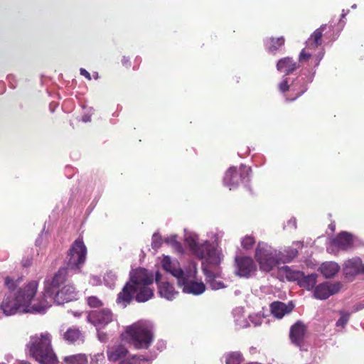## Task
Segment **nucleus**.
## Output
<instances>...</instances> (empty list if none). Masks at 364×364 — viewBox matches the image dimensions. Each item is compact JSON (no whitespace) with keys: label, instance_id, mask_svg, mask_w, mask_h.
<instances>
[{"label":"nucleus","instance_id":"nucleus-38","mask_svg":"<svg viewBox=\"0 0 364 364\" xmlns=\"http://www.w3.org/2000/svg\"><path fill=\"white\" fill-rule=\"evenodd\" d=\"M264 316L261 314H254L249 316V319L255 326H258L262 324Z\"/></svg>","mask_w":364,"mask_h":364},{"label":"nucleus","instance_id":"nucleus-53","mask_svg":"<svg viewBox=\"0 0 364 364\" xmlns=\"http://www.w3.org/2000/svg\"><path fill=\"white\" fill-rule=\"evenodd\" d=\"M356 7H357L356 4H353V5L351 6V8H352V9H355Z\"/></svg>","mask_w":364,"mask_h":364},{"label":"nucleus","instance_id":"nucleus-44","mask_svg":"<svg viewBox=\"0 0 364 364\" xmlns=\"http://www.w3.org/2000/svg\"><path fill=\"white\" fill-rule=\"evenodd\" d=\"M311 56V53H306L304 50H302L299 55V58L300 60L309 59Z\"/></svg>","mask_w":364,"mask_h":364},{"label":"nucleus","instance_id":"nucleus-35","mask_svg":"<svg viewBox=\"0 0 364 364\" xmlns=\"http://www.w3.org/2000/svg\"><path fill=\"white\" fill-rule=\"evenodd\" d=\"M87 304L91 308H97L100 307L103 305L102 301L98 299L97 296H89L87 299Z\"/></svg>","mask_w":364,"mask_h":364},{"label":"nucleus","instance_id":"nucleus-7","mask_svg":"<svg viewBox=\"0 0 364 364\" xmlns=\"http://www.w3.org/2000/svg\"><path fill=\"white\" fill-rule=\"evenodd\" d=\"M255 259L260 270L270 272L281 262V251H278L265 242H259L255 250Z\"/></svg>","mask_w":364,"mask_h":364},{"label":"nucleus","instance_id":"nucleus-31","mask_svg":"<svg viewBox=\"0 0 364 364\" xmlns=\"http://www.w3.org/2000/svg\"><path fill=\"white\" fill-rule=\"evenodd\" d=\"M226 364H240L244 358L240 352H230L225 355Z\"/></svg>","mask_w":364,"mask_h":364},{"label":"nucleus","instance_id":"nucleus-40","mask_svg":"<svg viewBox=\"0 0 364 364\" xmlns=\"http://www.w3.org/2000/svg\"><path fill=\"white\" fill-rule=\"evenodd\" d=\"M235 323L237 326H239L240 328H247L248 326H250V323L249 322L247 321V319L242 316H238L235 318Z\"/></svg>","mask_w":364,"mask_h":364},{"label":"nucleus","instance_id":"nucleus-27","mask_svg":"<svg viewBox=\"0 0 364 364\" xmlns=\"http://www.w3.org/2000/svg\"><path fill=\"white\" fill-rule=\"evenodd\" d=\"M317 274L313 273L309 275H304L303 272L302 277L299 282V285L307 290H311L317 282Z\"/></svg>","mask_w":364,"mask_h":364},{"label":"nucleus","instance_id":"nucleus-46","mask_svg":"<svg viewBox=\"0 0 364 364\" xmlns=\"http://www.w3.org/2000/svg\"><path fill=\"white\" fill-rule=\"evenodd\" d=\"M82 122H89L91 121V116L88 114H85L82 117Z\"/></svg>","mask_w":364,"mask_h":364},{"label":"nucleus","instance_id":"nucleus-16","mask_svg":"<svg viewBox=\"0 0 364 364\" xmlns=\"http://www.w3.org/2000/svg\"><path fill=\"white\" fill-rule=\"evenodd\" d=\"M60 336L69 343L81 344L84 343L85 336L81 331L75 326L60 330Z\"/></svg>","mask_w":364,"mask_h":364},{"label":"nucleus","instance_id":"nucleus-25","mask_svg":"<svg viewBox=\"0 0 364 364\" xmlns=\"http://www.w3.org/2000/svg\"><path fill=\"white\" fill-rule=\"evenodd\" d=\"M203 272L205 275V281L207 284H209L210 287L213 290H218L225 288V285L223 282L215 279L216 274L210 272L206 267L203 268Z\"/></svg>","mask_w":364,"mask_h":364},{"label":"nucleus","instance_id":"nucleus-33","mask_svg":"<svg viewBox=\"0 0 364 364\" xmlns=\"http://www.w3.org/2000/svg\"><path fill=\"white\" fill-rule=\"evenodd\" d=\"M4 283L6 287H7L9 292L6 294H12V298L16 295V291H15L16 287H18V284L16 281H14V279L6 277L5 278Z\"/></svg>","mask_w":364,"mask_h":364},{"label":"nucleus","instance_id":"nucleus-10","mask_svg":"<svg viewBox=\"0 0 364 364\" xmlns=\"http://www.w3.org/2000/svg\"><path fill=\"white\" fill-rule=\"evenodd\" d=\"M77 295L75 288L73 285L67 284L55 291L53 296H47V299H50V303L53 301L57 305H61L76 299Z\"/></svg>","mask_w":364,"mask_h":364},{"label":"nucleus","instance_id":"nucleus-12","mask_svg":"<svg viewBox=\"0 0 364 364\" xmlns=\"http://www.w3.org/2000/svg\"><path fill=\"white\" fill-rule=\"evenodd\" d=\"M87 318L90 323L97 328H101L113 320V314L109 309H103L101 311H90Z\"/></svg>","mask_w":364,"mask_h":364},{"label":"nucleus","instance_id":"nucleus-41","mask_svg":"<svg viewBox=\"0 0 364 364\" xmlns=\"http://www.w3.org/2000/svg\"><path fill=\"white\" fill-rule=\"evenodd\" d=\"M349 318H350L349 313H342L341 317L336 322V326L343 327L348 321Z\"/></svg>","mask_w":364,"mask_h":364},{"label":"nucleus","instance_id":"nucleus-51","mask_svg":"<svg viewBox=\"0 0 364 364\" xmlns=\"http://www.w3.org/2000/svg\"><path fill=\"white\" fill-rule=\"evenodd\" d=\"M255 351H256V348H250V353H255Z\"/></svg>","mask_w":364,"mask_h":364},{"label":"nucleus","instance_id":"nucleus-1","mask_svg":"<svg viewBox=\"0 0 364 364\" xmlns=\"http://www.w3.org/2000/svg\"><path fill=\"white\" fill-rule=\"evenodd\" d=\"M38 289V283L31 281L23 288L16 291V295L6 294L0 308L6 316H11L18 312L31 314H43L50 306V302L43 296L38 304H31Z\"/></svg>","mask_w":364,"mask_h":364},{"label":"nucleus","instance_id":"nucleus-9","mask_svg":"<svg viewBox=\"0 0 364 364\" xmlns=\"http://www.w3.org/2000/svg\"><path fill=\"white\" fill-rule=\"evenodd\" d=\"M240 169V173H238L236 168L232 166L225 174L223 183L230 190L237 188L242 179L245 178V176H248L250 172H251V168L244 165H241Z\"/></svg>","mask_w":364,"mask_h":364},{"label":"nucleus","instance_id":"nucleus-26","mask_svg":"<svg viewBox=\"0 0 364 364\" xmlns=\"http://www.w3.org/2000/svg\"><path fill=\"white\" fill-rule=\"evenodd\" d=\"M277 69L279 71L284 72L286 75H289L296 69V64L291 58H284L278 61Z\"/></svg>","mask_w":364,"mask_h":364},{"label":"nucleus","instance_id":"nucleus-55","mask_svg":"<svg viewBox=\"0 0 364 364\" xmlns=\"http://www.w3.org/2000/svg\"><path fill=\"white\" fill-rule=\"evenodd\" d=\"M0 364H4V363H0Z\"/></svg>","mask_w":364,"mask_h":364},{"label":"nucleus","instance_id":"nucleus-54","mask_svg":"<svg viewBox=\"0 0 364 364\" xmlns=\"http://www.w3.org/2000/svg\"><path fill=\"white\" fill-rule=\"evenodd\" d=\"M346 16V14H342V17H344Z\"/></svg>","mask_w":364,"mask_h":364},{"label":"nucleus","instance_id":"nucleus-36","mask_svg":"<svg viewBox=\"0 0 364 364\" xmlns=\"http://www.w3.org/2000/svg\"><path fill=\"white\" fill-rule=\"evenodd\" d=\"M255 243V238L252 236H248V235L245 236L241 242L242 246L243 247V248H245L246 250H249V249L252 248Z\"/></svg>","mask_w":364,"mask_h":364},{"label":"nucleus","instance_id":"nucleus-13","mask_svg":"<svg viewBox=\"0 0 364 364\" xmlns=\"http://www.w3.org/2000/svg\"><path fill=\"white\" fill-rule=\"evenodd\" d=\"M235 262L237 266L236 273L240 277H249L256 272V265L250 257H237Z\"/></svg>","mask_w":364,"mask_h":364},{"label":"nucleus","instance_id":"nucleus-49","mask_svg":"<svg viewBox=\"0 0 364 364\" xmlns=\"http://www.w3.org/2000/svg\"><path fill=\"white\" fill-rule=\"evenodd\" d=\"M92 279L95 283H97L99 282V278L97 277H92Z\"/></svg>","mask_w":364,"mask_h":364},{"label":"nucleus","instance_id":"nucleus-14","mask_svg":"<svg viewBox=\"0 0 364 364\" xmlns=\"http://www.w3.org/2000/svg\"><path fill=\"white\" fill-rule=\"evenodd\" d=\"M341 289L340 283L323 282L314 288V296L317 299L324 300L336 294Z\"/></svg>","mask_w":364,"mask_h":364},{"label":"nucleus","instance_id":"nucleus-19","mask_svg":"<svg viewBox=\"0 0 364 364\" xmlns=\"http://www.w3.org/2000/svg\"><path fill=\"white\" fill-rule=\"evenodd\" d=\"M303 247V242L296 241L291 247L286 248L284 252L281 251V262L287 263L292 261L298 255V250Z\"/></svg>","mask_w":364,"mask_h":364},{"label":"nucleus","instance_id":"nucleus-15","mask_svg":"<svg viewBox=\"0 0 364 364\" xmlns=\"http://www.w3.org/2000/svg\"><path fill=\"white\" fill-rule=\"evenodd\" d=\"M306 331L305 325L301 321L296 322L291 326L289 332V338L294 346L303 349L304 343V337Z\"/></svg>","mask_w":364,"mask_h":364},{"label":"nucleus","instance_id":"nucleus-48","mask_svg":"<svg viewBox=\"0 0 364 364\" xmlns=\"http://www.w3.org/2000/svg\"><path fill=\"white\" fill-rule=\"evenodd\" d=\"M128 60L124 57L123 59H122V63L124 65H127V63H128Z\"/></svg>","mask_w":364,"mask_h":364},{"label":"nucleus","instance_id":"nucleus-47","mask_svg":"<svg viewBox=\"0 0 364 364\" xmlns=\"http://www.w3.org/2000/svg\"><path fill=\"white\" fill-rule=\"evenodd\" d=\"M306 90V88L305 87L301 92H299L296 97H294V99H292L291 100H295L296 98H297L298 97L301 96L305 91Z\"/></svg>","mask_w":364,"mask_h":364},{"label":"nucleus","instance_id":"nucleus-50","mask_svg":"<svg viewBox=\"0 0 364 364\" xmlns=\"http://www.w3.org/2000/svg\"><path fill=\"white\" fill-rule=\"evenodd\" d=\"M289 223H292L293 226H294V228H296V225H295L296 221H295V219L289 220Z\"/></svg>","mask_w":364,"mask_h":364},{"label":"nucleus","instance_id":"nucleus-5","mask_svg":"<svg viewBox=\"0 0 364 364\" xmlns=\"http://www.w3.org/2000/svg\"><path fill=\"white\" fill-rule=\"evenodd\" d=\"M129 343L136 349H148L154 338V326L148 321H139L126 328Z\"/></svg>","mask_w":364,"mask_h":364},{"label":"nucleus","instance_id":"nucleus-43","mask_svg":"<svg viewBox=\"0 0 364 364\" xmlns=\"http://www.w3.org/2000/svg\"><path fill=\"white\" fill-rule=\"evenodd\" d=\"M279 90L282 92H284L289 90V85L287 80H283L282 82L279 85Z\"/></svg>","mask_w":364,"mask_h":364},{"label":"nucleus","instance_id":"nucleus-45","mask_svg":"<svg viewBox=\"0 0 364 364\" xmlns=\"http://www.w3.org/2000/svg\"><path fill=\"white\" fill-rule=\"evenodd\" d=\"M80 75H83L87 80H91L90 74L84 68H80Z\"/></svg>","mask_w":364,"mask_h":364},{"label":"nucleus","instance_id":"nucleus-8","mask_svg":"<svg viewBox=\"0 0 364 364\" xmlns=\"http://www.w3.org/2000/svg\"><path fill=\"white\" fill-rule=\"evenodd\" d=\"M87 248L80 239L72 245L67 257L68 267L71 269H80L85 262Z\"/></svg>","mask_w":364,"mask_h":364},{"label":"nucleus","instance_id":"nucleus-3","mask_svg":"<svg viewBox=\"0 0 364 364\" xmlns=\"http://www.w3.org/2000/svg\"><path fill=\"white\" fill-rule=\"evenodd\" d=\"M161 264L165 271L177 279L178 285L184 293L200 295L205 291V285L203 282L195 281L197 273L195 266L183 270L179 263L176 260L172 261L168 256L163 258Z\"/></svg>","mask_w":364,"mask_h":364},{"label":"nucleus","instance_id":"nucleus-4","mask_svg":"<svg viewBox=\"0 0 364 364\" xmlns=\"http://www.w3.org/2000/svg\"><path fill=\"white\" fill-rule=\"evenodd\" d=\"M28 348L30 355L40 364H58L50 333L46 332L31 337Z\"/></svg>","mask_w":364,"mask_h":364},{"label":"nucleus","instance_id":"nucleus-34","mask_svg":"<svg viewBox=\"0 0 364 364\" xmlns=\"http://www.w3.org/2000/svg\"><path fill=\"white\" fill-rule=\"evenodd\" d=\"M148 360L144 356L140 355H133L131 358H127L122 361H121L120 364H139L140 361Z\"/></svg>","mask_w":364,"mask_h":364},{"label":"nucleus","instance_id":"nucleus-24","mask_svg":"<svg viewBox=\"0 0 364 364\" xmlns=\"http://www.w3.org/2000/svg\"><path fill=\"white\" fill-rule=\"evenodd\" d=\"M352 237L346 232L340 233L334 240L333 244L342 250H346L352 245Z\"/></svg>","mask_w":364,"mask_h":364},{"label":"nucleus","instance_id":"nucleus-23","mask_svg":"<svg viewBox=\"0 0 364 364\" xmlns=\"http://www.w3.org/2000/svg\"><path fill=\"white\" fill-rule=\"evenodd\" d=\"M340 267L334 262H326L323 263L319 270L326 278L333 277L339 271Z\"/></svg>","mask_w":364,"mask_h":364},{"label":"nucleus","instance_id":"nucleus-37","mask_svg":"<svg viewBox=\"0 0 364 364\" xmlns=\"http://www.w3.org/2000/svg\"><path fill=\"white\" fill-rule=\"evenodd\" d=\"M116 278V275L113 272H107L104 277V281L105 284L109 287H112L114 284Z\"/></svg>","mask_w":364,"mask_h":364},{"label":"nucleus","instance_id":"nucleus-17","mask_svg":"<svg viewBox=\"0 0 364 364\" xmlns=\"http://www.w3.org/2000/svg\"><path fill=\"white\" fill-rule=\"evenodd\" d=\"M343 271L345 274L349 277L364 274V264L358 257L348 259L345 262Z\"/></svg>","mask_w":364,"mask_h":364},{"label":"nucleus","instance_id":"nucleus-21","mask_svg":"<svg viewBox=\"0 0 364 364\" xmlns=\"http://www.w3.org/2000/svg\"><path fill=\"white\" fill-rule=\"evenodd\" d=\"M326 25H321L316 29L308 38L306 42V48L309 49H316L322 43L323 31L326 29Z\"/></svg>","mask_w":364,"mask_h":364},{"label":"nucleus","instance_id":"nucleus-42","mask_svg":"<svg viewBox=\"0 0 364 364\" xmlns=\"http://www.w3.org/2000/svg\"><path fill=\"white\" fill-rule=\"evenodd\" d=\"M105 360L104 354L98 353L93 355L91 362L94 364H101Z\"/></svg>","mask_w":364,"mask_h":364},{"label":"nucleus","instance_id":"nucleus-11","mask_svg":"<svg viewBox=\"0 0 364 364\" xmlns=\"http://www.w3.org/2000/svg\"><path fill=\"white\" fill-rule=\"evenodd\" d=\"M67 272L66 268H60L50 280L45 281L43 297L47 299V296H53L54 292L60 289L66 280Z\"/></svg>","mask_w":364,"mask_h":364},{"label":"nucleus","instance_id":"nucleus-6","mask_svg":"<svg viewBox=\"0 0 364 364\" xmlns=\"http://www.w3.org/2000/svg\"><path fill=\"white\" fill-rule=\"evenodd\" d=\"M185 241L197 257L205 259L208 263L213 266H218L221 262L223 257L221 252L212 247L207 240L200 245L198 237L196 233L186 232Z\"/></svg>","mask_w":364,"mask_h":364},{"label":"nucleus","instance_id":"nucleus-22","mask_svg":"<svg viewBox=\"0 0 364 364\" xmlns=\"http://www.w3.org/2000/svg\"><path fill=\"white\" fill-rule=\"evenodd\" d=\"M128 353L127 349L122 345L114 346L107 350L109 360L115 362L124 357Z\"/></svg>","mask_w":364,"mask_h":364},{"label":"nucleus","instance_id":"nucleus-30","mask_svg":"<svg viewBox=\"0 0 364 364\" xmlns=\"http://www.w3.org/2000/svg\"><path fill=\"white\" fill-rule=\"evenodd\" d=\"M66 364H86L87 362V357L85 354H77L66 356L64 358Z\"/></svg>","mask_w":364,"mask_h":364},{"label":"nucleus","instance_id":"nucleus-32","mask_svg":"<svg viewBox=\"0 0 364 364\" xmlns=\"http://www.w3.org/2000/svg\"><path fill=\"white\" fill-rule=\"evenodd\" d=\"M165 242L170 245L172 247H173L178 252H183V247L181 244L176 240V235H172L169 237H167L164 239Z\"/></svg>","mask_w":364,"mask_h":364},{"label":"nucleus","instance_id":"nucleus-2","mask_svg":"<svg viewBox=\"0 0 364 364\" xmlns=\"http://www.w3.org/2000/svg\"><path fill=\"white\" fill-rule=\"evenodd\" d=\"M154 281L153 274L143 268L134 269L130 272V279L118 294L117 303L125 308L135 295L138 302H145L151 299L154 292L149 287Z\"/></svg>","mask_w":364,"mask_h":364},{"label":"nucleus","instance_id":"nucleus-20","mask_svg":"<svg viewBox=\"0 0 364 364\" xmlns=\"http://www.w3.org/2000/svg\"><path fill=\"white\" fill-rule=\"evenodd\" d=\"M293 308V305H287L281 301H274L270 305L271 313L277 318H282L284 315L289 314Z\"/></svg>","mask_w":364,"mask_h":364},{"label":"nucleus","instance_id":"nucleus-18","mask_svg":"<svg viewBox=\"0 0 364 364\" xmlns=\"http://www.w3.org/2000/svg\"><path fill=\"white\" fill-rule=\"evenodd\" d=\"M160 279L161 274L157 272L156 273V282L158 284L160 295L168 300L173 299L178 292L175 291L174 287L168 282H160Z\"/></svg>","mask_w":364,"mask_h":364},{"label":"nucleus","instance_id":"nucleus-28","mask_svg":"<svg viewBox=\"0 0 364 364\" xmlns=\"http://www.w3.org/2000/svg\"><path fill=\"white\" fill-rule=\"evenodd\" d=\"M280 272L283 273V275L286 277V279L288 281H296L298 284L302 277L303 273L301 271L293 270L288 266L282 267L280 269Z\"/></svg>","mask_w":364,"mask_h":364},{"label":"nucleus","instance_id":"nucleus-52","mask_svg":"<svg viewBox=\"0 0 364 364\" xmlns=\"http://www.w3.org/2000/svg\"><path fill=\"white\" fill-rule=\"evenodd\" d=\"M322 57H323V55H321V56H319V58H318V63H319V61L321 60V59H322ZM318 63H317L318 65Z\"/></svg>","mask_w":364,"mask_h":364},{"label":"nucleus","instance_id":"nucleus-39","mask_svg":"<svg viewBox=\"0 0 364 364\" xmlns=\"http://www.w3.org/2000/svg\"><path fill=\"white\" fill-rule=\"evenodd\" d=\"M161 237L158 233H154L152 236V247L156 250L161 247Z\"/></svg>","mask_w":364,"mask_h":364},{"label":"nucleus","instance_id":"nucleus-29","mask_svg":"<svg viewBox=\"0 0 364 364\" xmlns=\"http://www.w3.org/2000/svg\"><path fill=\"white\" fill-rule=\"evenodd\" d=\"M267 49L269 52L277 50L284 43V38L283 37L274 38H270L267 39L264 42Z\"/></svg>","mask_w":364,"mask_h":364}]
</instances>
